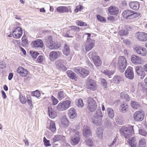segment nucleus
Masks as SVG:
<instances>
[{"label":"nucleus","mask_w":147,"mask_h":147,"mask_svg":"<svg viewBox=\"0 0 147 147\" xmlns=\"http://www.w3.org/2000/svg\"><path fill=\"white\" fill-rule=\"evenodd\" d=\"M127 61L125 57L120 56L117 60V66L119 70L121 72L125 70L127 66Z\"/></svg>","instance_id":"f257e3e1"},{"label":"nucleus","mask_w":147,"mask_h":147,"mask_svg":"<svg viewBox=\"0 0 147 147\" xmlns=\"http://www.w3.org/2000/svg\"><path fill=\"white\" fill-rule=\"evenodd\" d=\"M103 117V115L102 114L100 108L98 109L94 115V119L93 122L97 125H100L102 124V119Z\"/></svg>","instance_id":"f03ea898"},{"label":"nucleus","mask_w":147,"mask_h":147,"mask_svg":"<svg viewBox=\"0 0 147 147\" xmlns=\"http://www.w3.org/2000/svg\"><path fill=\"white\" fill-rule=\"evenodd\" d=\"M122 15L124 19L130 20L138 17L140 15L139 13H134L133 11L126 10L123 12Z\"/></svg>","instance_id":"7ed1b4c3"},{"label":"nucleus","mask_w":147,"mask_h":147,"mask_svg":"<svg viewBox=\"0 0 147 147\" xmlns=\"http://www.w3.org/2000/svg\"><path fill=\"white\" fill-rule=\"evenodd\" d=\"M121 134L123 135L126 138H128L134 134L133 126L131 125L127 127L122 128Z\"/></svg>","instance_id":"20e7f679"},{"label":"nucleus","mask_w":147,"mask_h":147,"mask_svg":"<svg viewBox=\"0 0 147 147\" xmlns=\"http://www.w3.org/2000/svg\"><path fill=\"white\" fill-rule=\"evenodd\" d=\"M88 108L91 112L94 111L97 108L96 102L92 98L89 97L88 99Z\"/></svg>","instance_id":"39448f33"},{"label":"nucleus","mask_w":147,"mask_h":147,"mask_svg":"<svg viewBox=\"0 0 147 147\" xmlns=\"http://www.w3.org/2000/svg\"><path fill=\"white\" fill-rule=\"evenodd\" d=\"M22 28L20 27H15L12 32L13 37L16 38H20L22 34Z\"/></svg>","instance_id":"423d86ee"},{"label":"nucleus","mask_w":147,"mask_h":147,"mask_svg":"<svg viewBox=\"0 0 147 147\" xmlns=\"http://www.w3.org/2000/svg\"><path fill=\"white\" fill-rule=\"evenodd\" d=\"M74 71L77 74H80L84 78H85L89 74L88 70L80 67L74 68Z\"/></svg>","instance_id":"0eeeda50"},{"label":"nucleus","mask_w":147,"mask_h":147,"mask_svg":"<svg viewBox=\"0 0 147 147\" xmlns=\"http://www.w3.org/2000/svg\"><path fill=\"white\" fill-rule=\"evenodd\" d=\"M144 117V112L142 110H140L136 112L134 114V118L136 121L142 120Z\"/></svg>","instance_id":"6e6552de"},{"label":"nucleus","mask_w":147,"mask_h":147,"mask_svg":"<svg viewBox=\"0 0 147 147\" xmlns=\"http://www.w3.org/2000/svg\"><path fill=\"white\" fill-rule=\"evenodd\" d=\"M135 37L141 41L145 42L147 40V34L144 32H137L135 34Z\"/></svg>","instance_id":"1a4fd4ad"},{"label":"nucleus","mask_w":147,"mask_h":147,"mask_svg":"<svg viewBox=\"0 0 147 147\" xmlns=\"http://www.w3.org/2000/svg\"><path fill=\"white\" fill-rule=\"evenodd\" d=\"M61 54V52L57 51H53L49 53V59L51 61H54L59 58Z\"/></svg>","instance_id":"9d476101"},{"label":"nucleus","mask_w":147,"mask_h":147,"mask_svg":"<svg viewBox=\"0 0 147 147\" xmlns=\"http://www.w3.org/2000/svg\"><path fill=\"white\" fill-rule=\"evenodd\" d=\"M125 74L126 78L130 80L133 79L134 75L133 68L129 66L125 70Z\"/></svg>","instance_id":"9b49d317"},{"label":"nucleus","mask_w":147,"mask_h":147,"mask_svg":"<svg viewBox=\"0 0 147 147\" xmlns=\"http://www.w3.org/2000/svg\"><path fill=\"white\" fill-rule=\"evenodd\" d=\"M86 86L88 89L93 91L95 90L96 88L95 81L92 79H89L88 80Z\"/></svg>","instance_id":"f8f14e48"},{"label":"nucleus","mask_w":147,"mask_h":147,"mask_svg":"<svg viewBox=\"0 0 147 147\" xmlns=\"http://www.w3.org/2000/svg\"><path fill=\"white\" fill-rule=\"evenodd\" d=\"M17 72L22 77H26L28 74V71L22 66H20L18 68Z\"/></svg>","instance_id":"ddd939ff"},{"label":"nucleus","mask_w":147,"mask_h":147,"mask_svg":"<svg viewBox=\"0 0 147 147\" xmlns=\"http://www.w3.org/2000/svg\"><path fill=\"white\" fill-rule=\"evenodd\" d=\"M55 65L56 67L59 70L63 71H65L67 70V67L62 63V60L58 59L55 62Z\"/></svg>","instance_id":"4468645a"},{"label":"nucleus","mask_w":147,"mask_h":147,"mask_svg":"<svg viewBox=\"0 0 147 147\" xmlns=\"http://www.w3.org/2000/svg\"><path fill=\"white\" fill-rule=\"evenodd\" d=\"M109 13L111 15H117L119 12L118 8L114 6H111L108 9Z\"/></svg>","instance_id":"2eb2a0df"},{"label":"nucleus","mask_w":147,"mask_h":147,"mask_svg":"<svg viewBox=\"0 0 147 147\" xmlns=\"http://www.w3.org/2000/svg\"><path fill=\"white\" fill-rule=\"evenodd\" d=\"M134 50L138 54L143 56L145 55L146 54V49L144 48L137 46L135 47Z\"/></svg>","instance_id":"dca6fc26"},{"label":"nucleus","mask_w":147,"mask_h":147,"mask_svg":"<svg viewBox=\"0 0 147 147\" xmlns=\"http://www.w3.org/2000/svg\"><path fill=\"white\" fill-rule=\"evenodd\" d=\"M95 41L92 40L90 42H86L84 45L85 50L86 51H89L91 50L94 47Z\"/></svg>","instance_id":"f3484780"},{"label":"nucleus","mask_w":147,"mask_h":147,"mask_svg":"<svg viewBox=\"0 0 147 147\" xmlns=\"http://www.w3.org/2000/svg\"><path fill=\"white\" fill-rule=\"evenodd\" d=\"M49 124L47 128L53 133L55 132L56 131V128L54 121L52 120H49Z\"/></svg>","instance_id":"a211bd4d"},{"label":"nucleus","mask_w":147,"mask_h":147,"mask_svg":"<svg viewBox=\"0 0 147 147\" xmlns=\"http://www.w3.org/2000/svg\"><path fill=\"white\" fill-rule=\"evenodd\" d=\"M131 60L133 63L136 64H140L142 61V59L141 58L134 55H132Z\"/></svg>","instance_id":"6ab92c4d"},{"label":"nucleus","mask_w":147,"mask_h":147,"mask_svg":"<svg viewBox=\"0 0 147 147\" xmlns=\"http://www.w3.org/2000/svg\"><path fill=\"white\" fill-rule=\"evenodd\" d=\"M34 47L35 49H37L38 48H42L43 47V41L39 39L36 40L33 42Z\"/></svg>","instance_id":"aec40b11"},{"label":"nucleus","mask_w":147,"mask_h":147,"mask_svg":"<svg viewBox=\"0 0 147 147\" xmlns=\"http://www.w3.org/2000/svg\"><path fill=\"white\" fill-rule=\"evenodd\" d=\"M83 135L86 137H88L91 135V131L88 127L84 125L83 127Z\"/></svg>","instance_id":"412c9836"},{"label":"nucleus","mask_w":147,"mask_h":147,"mask_svg":"<svg viewBox=\"0 0 147 147\" xmlns=\"http://www.w3.org/2000/svg\"><path fill=\"white\" fill-rule=\"evenodd\" d=\"M53 140L54 142H55L59 141H62L63 142H65V137L62 135L55 136L53 138Z\"/></svg>","instance_id":"4be33fe9"},{"label":"nucleus","mask_w":147,"mask_h":147,"mask_svg":"<svg viewBox=\"0 0 147 147\" xmlns=\"http://www.w3.org/2000/svg\"><path fill=\"white\" fill-rule=\"evenodd\" d=\"M129 6L132 9L137 10L139 8L140 4L138 1L132 2L129 4Z\"/></svg>","instance_id":"5701e85b"},{"label":"nucleus","mask_w":147,"mask_h":147,"mask_svg":"<svg viewBox=\"0 0 147 147\" xmlns=\"http://www.w3.org/2000/svg\"><path fill=\"white\" fill-rule=\"evenodd\" d=\"M48 113L49 117L51 119L55 118L57 115L56 112L52 109L51 106L48 107Z\"/></svg>","instance_id":"b1692460"},{"label":"nucleus","mask_w":147,"mask_h":147,"mask_svg":"<svg viewBox=\"0 0 147 147\" xmlns=\"http://www.w3.org/2000/svg\"><path fill=\"white\" fill-rule=\"evenodd\" d=\"M68 114L70 118L74 119L76 116V115L75 109L73 108L70 109L68 111Z\"/></svg>","instance_id":"393cba45"},{"label":"nucleus","mask_w":147,"mask_h":147,"mask_svg":"<svg viewBox=\"0 0 147 147\" xmlns=\"http://www.w3.org/2000/svg\"><path fill=\"white\" fill-rule=\"evenodd\" d=\"M57 11L58 13H63L67 12L69 11L68 8L65 6H59L57 8Z\"/></svg>","instance_id":"a878e982"},{"label":"nucleus","mask_w":147,"mask_h":147,"mask_svg":"<svg viewBox=\"0 0 147 147\" xmlns=\"http://www.w3.org/2000/svg\"><path fill=\"white\" fill-rule=\"evenodd\" d=\"M71 142L73 145H75L78 144L80 139L79 137L77 136H74L71 137Z\"/></svg>","instance_id":"bb28decb"},{"label":"nucleus","mask_w":147,"mask_h":147,"mask_svg":"<svg viewBox=\"0 0 147 147\" xmlns=\"http://www.w3.org/2000/svg\"><path fill=\"white\" fill-rule=\"evenodd\" d=\"M70 52L69 46L67 44H65L64 49L63 50V54L67 56L69 54Z\"/></svg>","instance_id":"cd10ccee"},{"label":"nucleus","mask_w":147,"mask_h":147,"mask_svg":"<svg viewBox=\"0 0 147 147\" xmlns=\"http://www.w3.org/2000/svg\"><path fill=\"white\" fill-rule=\"evenodd\" d=\"M48 47L50 49H56L59 48L60 45L57 42H53Z\"/></svg>","instance_id":"c85d7f7f"},{"label":"nucleus","mask_w":147,"mask_h":147,"mask_svg":"<svg viewBox=\"0 0 147 147\" xmlns=\"http://www.w3.org/2000/svg\"><path fill=\"white\" fill-rule=\"evenodd\" d=\"M128 105L125 102H123L120 106V108L121 111L123 113H125L127 111Z\"/></svg>","instance_id":"c756f323"},{"label":"nucleus","mask_w":147,"mask_h":147,"mask_svg":"<svg viewBox=\"0 0 147 147\" xmlns=\"http://www.w3.org/2000/svg\"><path fill=\"white\" fill-rule=\"evenodd\" d=\"M123 80V78L120 76H115L113 79V82L116 84H119L120 82Z\"/></svg>","instance_id":"7c9ffc66"},{"label":"nucleus","mask_w":147,"mask_h":147,"mask_svg":"<svg viewBox=\"0 0 147 147\" xmlns=\"http://www.w3.org/2000/svg\"><path fill=\"white\" fill-rule=\"evenodd\" d=\"M92 60L94 64L96 67L100 66L102 63L101 60L99 56L97 57L95 59H94Z\"/></svg>","instance_id":"2f4dec72"},{"label":"nucleus","mask_w":147,"mask_h":147,"mask_svg":"<svg viewBox=\"0 0 147 147\" xmlns=\"http://www.w3.org/2000/svg\"><path fill=\"white\" fill-rule=\"evenodd\" d=\"M61 124L63 127H66L68 126L69 121L65 117H62L61 119Z\"/></svg>","instance_id":"473e14b6"},{"label":"nucleus","mask_w":147,"mask_h":147,"mask_svg":"<svg viewBox=\"0 0 147 147\" xmlns=\"http://www.w3.org/2000/svg\"><path fill=\"white\" fill-rule=\"evenodd\" d=\"M131 105L132 107L135 109H139L140 107V105L139 102L133 100L131 101Z\"/></svg>","instance_id":"72a5a7b5"},{"label":"nucleus","mask_w":147,"mask_h":147,"mask_svg":"<svg viewBox=\"0 0 147 147\" xmlns=\"http://www.w3.org/2000/svg\"><path fill=\"white\" fill-rule=\"evenodd\" d=\"M107 112L109 118L112 119L114 116V113L113 109L110 108H108L107 109Z\"/></svg>","instance_id":"f704fd0d"},{"label":"nucleus","mask_w":147,"mask_h":147,"mask_svg":"<svg viewBox=\"0 0 147 147\" xmlns=\"http://www.w3.org/2000/svg\"><path fill=\"white\" fill-rule=\"evenodd\" d=\"M116 123L120 125H123V120L122 117L121 115L117 116L115 118Z\"/></svg>","instance_id":"c9c22d12"},{"label":"nucleus","mask_w":147,"mask_h":147,"mask_svg":"<svg viewBox=\"0 0 147 147\" xmlns=\"http://www.w3.org/2000/svg\"><path fill=\"white\" fill-rule=\"evenodd\" d=\"M88 57L90 58H92V60L94 59H95L98 56L97 55L96 52L93 51L89 52L88 54Z\"/></svg>","instance_id":"e433bc0d"},{"label":"nucleus","mask_w":147,"mask_h":147,"mask_svg":"<svg viewBox=\"0 0 147 147\" xmlns=\"http://www.w3.org/2000/svg\"><path fill=\"white\" fill-rule=\"evenodd\" d=\"M136 138L135 137H131L128 140V143L131 147H136L135 144Z\"/></svg>","instance_id":"4c0bfd02"},{"label":"nucleus","mask_w":147,"mask_h":147,"mask_svg":"<svg viewBox=\"0 0 147 147\" xmlns=\"http://www.w3.org/2000/svg\"><path fill=\"white\" fill-rule=\"evenodd\" d=\"M67 74L70 78L75 79L76 78V74L71 71H68L67 72Z\"/></svg>","instance_id":"58836bf2"},{"label":"nucleus","mask_w":147,"mask_h":147,"mask_svg":"<svg viewBox=\"0 0 147 147\" xmlns=\"http://www.w3.org/2000/svg\"><path fill=\"white\" fill-rule=\"evenodd\" d=\"M22 46H27L28 44V41L26 36H24L22 39Z\"/></svg>","instance_id":"ea45409f"},{"label":"nucleus","mask_w":147,"mask_h":147,"mask_svg":"<svg viewBox=\"0 0 147 147\" xmlns=\"http://www.w3.org/2000/svg\"><path fill=\"white\" fill-rule=\"evenodd\" d=\"M19 99L20 102L22 104H24L26 102V97L21 94H20Z\"/></svg>","instance_id":"a19ab883"},{"label":"nucleus","mask_w":147,"mask_h":147,"mask_svg":"<svg viewBox=\"0 0 147 147\" xmlns=\"http://www.w3.org/2000/svg\"><path fill=\"white\" fill-rule=\"evenodd\" d=\"M65 96V94L63 91H59L58 93L57 98L60 100L64 98Z\"/></svg>","instance_id":"79ce46f5"},{"label":"nucleus","mask_w":147,"mask_h":147,"mask_svg":"<svg viewBox=\"0 0 147 147\" xmlns=\"http://www.w3.org/2000/svg\"><path fill=\"white\" fill-rule=\"evenodd\" d=\"M96 134L97 136L100 138H101L102 134H103V131L102 128L100 127H98L96 131Z\"/></svg>","instance_id":"37998d69"},{"label":"nucleus","mask_w":147,"mask_h":147,"mask_svg":"<svg viewBox=\"0 0 147 147\" xmlns=\"http://www.w3.org/2000/svg\"><path fill=\"white\" fill-rule=\"evenodd\" d=\"M114 72L112 71L106 69L104 71L103 73L105 75L107 76L109 78H111L110 76L114 74Z\"/></svg>","instance_id":"c03bdc74"},{"label":"nucleus","mask_w":147,"mask_h":147,"mask_svg":"<svg viewBox=\"0 0 147 147\" xmlns=\"http://www.w3.org/2000/svg\"><path fill=\"white\" fill-rule=\"evenodd\" d=\"M96 18L99 22H106V18L99 15L98 14L96 15Z\"/></svg>","instance_id":"a18cd8bd"},{"label":"nucleus","mask_w":147,"mask_h":147,"mask_svg":"<svg viewBox=\"0 0 147 147\" xmlns=\"http://www.w3.org/2000/svg\"><path fill=\"white\" fill-rule=\"evenodd\" d=\"M62 103L63 104V107L65 110L69 107L71 104V102L68 100L63 101Z\"/></svg>","instance_id":"49530a36"},{"label":"nucleus","mask_w":147,"mask_h":147,"mask_svg":"<svg viewBox=\"0 0 147 147\" xmlns=\"http://www.w3.org/2000/svg\"><path fill=\"white\" fill-rule=\"evenodd\" d=\"M52 37L51 36H49L46 38L45 41L48 46L51 43L53 42Z\"/></svg>","instance_id":"de8ad7c7"},{"label":"nucleus","mask_w":147,"mask_h":147,"mask_svg":"<svg viewBox=\"0 0 147 147\" xmlns=\"http://www.w3.org/2000/svg\"><path fill=\"white\" fill-rule=\"evenodd\" d=\"M146 141L144 139H140L139 142V147H144L146 145Z\"/></svg>","instance_id":"09e8293b"},{"label":"nucleus","mask_w":147,"mask_h":147,"mask_svg":"<svg viewBox=\"0 0 147 147\" xmlns=\"http://www.w3.org/2000/svg\"><path fill=\"white\" fill-rule=\"evenodd\" d=\"M128 33V31L127 30H120L119 32V34L121 36L126 35Z\"/></svg>","instance_id":"8fccbe9b"},{"label":"nucleus","mask_w":147,"mask_h":147,"mask_svg":"<svg viewBox=\"0 0 147 147\" xmlns=\"http://www.w3.org/2000/svg\"><path fill=\"white\" fill-rule=\"evenodd\" d=\"M76 105L79 107H82L84 106L83 100L81 98L79 99L77 102L76 103Z\"/></svg>","instance_id":"3c124183"},{"label":"nucleus","mask_w":147,"mask_h":147,"mask_svg":"<svg viewBox=\"0 0 147 147\" xmlns=\"http://www.w3.org/2000/svg\"><path fill=\"white\" fill-rule=\"evenodd\" d=\"M43 141L44 145L45 146H51L50 143V141L47 140L45 137H44Z\"/></svg>","instance_id":"603ef678"},{"label":"nucleus","mask_w":147,"mask_h":147,"mask_svg":"<svg viewBox=\"0 0 147 147\" xmlns=\"http://www.w3.org/2000/svg\"><path fill=\"white\" fill-rule=\"evenodd\" d=\"M86 144L90 146H92L93 145V140L90 139H86Z\"/></svg>","instance_id":"864d4df0"},{"label":"nucleus","mask_w":147,"mask_h":147,"mask_svg":"<svg viewBox=\"0 0 147 147\" xmlns=\"http://www.w3.org/2000/svg\"><path fill=\"white\" fill-rule=\"evenodd\" d=\"M32 96H35L38 98L40 96V92L39 91L36 90V91H33L32 93Z\"/></svg>","instance_id":"5fc2aeb1"},{"label":"nucleus","mask_w":147,"mask_h":147,"mask_svg":"<svg viewBox=\"0 0 147 147\" xmlns=\"http://www.w3.org/2000/svg\"><path fill=\"white\" fill-rule=\"evenodd\" d=\"M57 108L58 110L61 111H63L65 110L64 107H63V103H59L57 105Z\"/></svg>","instance_id":"6e6d98bb"},{"label":"nucleus","mask_w":147,"mask_h":147,"mask_svg":"<svg viewBox=\"0 0 147 147\" xmlns=\"http://www.w3.org/2000/svg\"><path fill=\"white\" fill-rule=\"evenodd\" d=\"M31 56L34 59H36L39 55V53L37 52L31 51H30Z\"/></svg>","instance_id":"4d7b16f0"},{"label":"nucleus","mask_w":147,"mask_h":147,"mask_svg":"<svg viewBox=\"0 0 147 147\" xmlns=\"http://www.w3.org/2000/svg\"><path fill=\"white\" fill-rule=\"evenodd\" d=\"M76 23L78 26H86L87 25L86 23L80 21H77L76 22Z\"/></svg>","instance_id":"13d9d810"},{"label":"nucleus","mask_w":147,"mask_h":147,"mask_svg":"<svg viewBox=\"0 0 147 147\" xmlns=\"http://www.w3.org/2000/svg\"><path fill=\"white\" fill-rule=\"evenodd\" d=\"M51 99L53 105H56L59 102L57 99L53 95L51 96Z\"/></svg>","instance_id":"bf43d9fd"},{"label":"nucleus","mask_w":147,"mask_h":147,"mask_svg":"<svg viewBox=\"0 0 147 147\" xmlns=\"http://www.w3.org/2000/svg\"><path fill=\"white\" fill-rule=\"evenodd\" d=\"M44 60V58L43 56L40 55L38 56L37 59V61L38 63H41Z\"/></svg>","instance_id":"052dcab7"},{"label":"nucleus","mask_w":147,"mask_h":147,"mask_svg":"<svg viewBox=\"0 0 147 147\" xmlns=\"http://www.w3.org/2000/svg\"><path fill=\"white\" fill-rule=\"evenodd\" d=\"M117 140V138L115 137L111 143H109L108 144V146L109 147H112V146L116 144Z\"/></svg>","instance_id":"680f3d73"},{"label":"nucleus","mask_w":147,"mask_h":147,"mask_svg":"<svg viewBox=\"0 0 147 147\" xmlns=\"http://www.w3.org/2000/svg\"><path fill=\"white\" fill-rule=\"evenodd\" d=\"M101 85L104 86L105 88L107 87V82L104 79H101Z\"/></svg>","instance_id":"e2e57ef3"},{"label":"nucleus","mask_w":147,"mask_h":147,"mask_svg":"<svg viewBox=\"0 0 147 147\" xmlns=\"http://www.w3.org/2000/svg\"><path fill=\"white\" fill-rule=\"evenodd\" d=\"M140 134L143 136H146L147 134V132L144 129H140L139 131Z\"/></svg>","instance_id":"0e129e2a"},{"label":"nucleus","mask_w":147,"mask_h":147,"mask_svg":"<svg viewBox=\"0 0 147 147\" xmlns=\"http://www.w3.org/2000/svg\"><path fill=\"white\" fill-rule=\"evenodd\" d=\"M137 74L140 76L141 79H143L145 76V73L144 71H141Z\"/></svg>","instance_id":"69168bd1"},{"label":"nucleus","mask_w":147,"mask_h":147,"mask_svg":"<svg viewBox=\"0 0 147 147\" xmlns=\"http://www.w3.org/2000/svg\"><path fill=\"white\" fill-rule=\"evenodd\" d=\"M117 59L115 58L113 59L111 62V65L114 66H117Z\"/></svg>","instance_id":"338daca9"},{"label":"nucleus","mask_w":147,"mask_h":147,"mask_svg":"<svg viewBox=\"0 0 147 147\" xmlns=\"http://www.w3.org/2000/svg\"><path fill=\"white\" fill-rule=\"evenodd\" d=\"M71 30H74V31H80V28L76 26H70Z\"/></svg>","instance_id":"774afa93"}]
</instances>
